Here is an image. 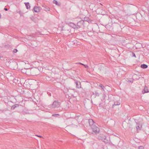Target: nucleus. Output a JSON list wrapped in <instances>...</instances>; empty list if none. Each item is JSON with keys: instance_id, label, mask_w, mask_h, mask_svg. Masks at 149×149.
I'll list each match as a JSON object with an SVG mask.
<instances>
[{"instance_id": "obj_4", "label": "nucleus", "mask_w": 149, "mask_h": 149, "mask_svg": "<svg viewBox=\"0 0 149 149\" xmlns=\"http://www.w3.org/2000/svg\"><path fill=\"white\" fill-rule=\"evenodd\" d=\"M99 138L105 143L108 142V140L106 139V137L103 135H100V136H99Z\"/></svg>"}, {"instance_id": "obj_10", "label": "nucleus", "mask_w": 149, "mask_h": 149, "mask_svg": "<svg viewBox=\"0 0 149 149\" xmlns=\"http://www.w3.org/2000/svg\"><path fill=\"white\" fill-rule=\"evenodd\" d=\"M31 69H30V68H26L25 73L28 75H31Z\"/></svg>"}, {"instance_id": "obj_22", "label": "nucleus", "mask_w": 149, "mask_h": 149, "mask_svg": "<svg viewBox=\"0 0 149 149\" xmlns=\"http://www.w3.org/2000/svg\"><path fill=\"white\" fill-rule=\"evenodd\" d=\"M59 115L58 114H53L52 115V116H54L56 117H58V116H59Z\"/></svg>"}, {"instance_id": "obj_35", "label": "nucleus", "mask_w": 149, "mask_h": 149, "mask_svg": "<svg viewBox=\"0 0 149 149\" xmlns=\"http://www.w3.org/2000/svg\"><path fill=\"white\" fill-rule=\"evenodd\" d=\"M15 63V64H16V63Z\"/></svg>"}, {"instance_id": "obj_19", "label": "nucleus", "mask_w": 149, "mask_h": 149, "mask_svg": "<svg viewBox=\"0 0 149 149\" xmlns=\"http://www.w3.org/2000/svg\"><path fill=\"white\" fill-rule=\"evenodd\" d=\"M120 104V102L118 101L115 102L114 103V105H119Z\"/></svg>"}, {"instance_id": "obj_28", "label": "nucleus", "mask_w": 149, "mask_h": 149, "mask_svg": "<svg viewBox=\"0 0 149 149\" xmlns=\"http://www.w3.org/2000/svg\"><path fill=\"white\" fill-rule=\"evenodd\" d=\"M75 63L76 64H80L81 65H83V66H84V64L82 63Z\"/></svg>"}, {"instance_id": "obj_3", "label": "nucleus", "mask_w": 149, "mask_h": 149, "mask_svg": "<svg viewBox=\"0 0 149 149\" xmlns=\"http://www.w3.org/2000/svg\"><path fill=\"white\" fill-rule=\"evenodd\" d=\"M84 21L83 20H81L77 22L76 25L77 29H79L83 25Z\"/></svg>"}, {"instance_id": "obj_17", "label": "nucleus", "mask_w": 149, "mask_h": 149, "mask_svg": "<svg viewBox=\"0 0 149 149\" xmlns=\"http://www.w3.org/2000/svg\"><path fill=\"white\" fill-rule=\"evenodd\" d=\"M19 106L17 104H15L13 105L12 107H11V109H14L15 108H16V107H18Z\"/></svg>"}, {"instance_id": "obj_2", "label": "nucleus", "mask_w": 149, "mask_h": 149, "mask_svg": "<svg viewBox=\"0 0 149 149\" xmlns=\"http://www.w3.org/2000/svg\"><path fill=\"white\" fill-rule=\"evenodd\" d=\"M60 105V102H58V100L54 101L52 104V106L53 108L58 107H59Z\"/></svg>"}, {"instance_id": "obj_34", "label": "nucleus", "mask_w": 149, "mask_h": 149, "mask_svg": "<svg viewBox=\"0 0 149 149\" xmlns=\"http://www.w3.org/2000/svg\"><path fill=\"white\" fill-rule=\"evenodd\" d=\"M1 55H0V58H1Z\"/></svg>"}, {"instance_id": "obj_32", "label": "nucleus", "mask_w": 149, "mask_h": 149, "mask_svg": "<svg viewBox=\"0 0 149 149\" xmlns=\"http://www.w3.org/2000/svg\"><path fill=\"white\" fill-rule=\"evenodd\" d=\"M1 14H0V18H1Z\"/></svg>"}, {"instance_id": "obj_16", "label": "nucleus", "mask_w": 149, "mask_h": 149, "mask_svg": "<svg viewBox=\"0 0 149 149\" xmlns=\"http://www.w3.org/2000/svg\"><path fill=\"white\" fill-rule=\"evenodd\" d=\"M53 3L56 4V5L59 6L60 5V4L58 3L57 1L54 0L53 1Z\"/></svg>"}, {"instance_id": "obj_20", "label": "nucleus", "mask_w": 149, "mask_h": 149, "mask_svg": "<svg viewBox=\"0 0 149 149\" xmlns=\"http://www.w3.org/2000/svg\"><path fill=\"white\" fill-rule=\"evenodd\" d=\"M93 94H95V95L97 96H99V94L97 91H95V93H94Z\"/></svg>"}, {"instance_id": "obj_29", "label": "nucleus", "mask_w": 149, "mask_h": 149, "mask_svg": "<svg viewBox=\"0 0 149 149\" xmlns=\"http://www.w3.org/2000/svg\"><path fill=\"white\" fill-rule=\"evenodd\" d=\"M84 66L85 67V68H88V66L87 65H85L84 64Z\"/></svg>"}, {"instance_id": "obj_8", "label": "nucleus", "mask_w": 149, "mask_h": 149, "mask_svg": "<svg viewBox=\"0 0 149 149\" xmlns=\"http://www.w3.org/2000/svg\"><path fill=\"white\" fill-rule=\"evenodd\" d=\"M149 92V91L147 87L145 86V87L142 91V93L143 94H144L146 93H148Z\"/></svg>"}, {"instance_id": "obj_11", "label": "nucleus", "mask_w": 149, "mask_h": 149, "mask_svg": "<svg viewBox=\"0 0 149 149\" xmlns=\"http://www.w3.org/2000/svg\"><path fill=\"white\" fill-rule=\"evenodd\" d=\"M70 25L72 28L74 29H77L76 25L72 23H70Z\"/></svg>"}, {"instance_id": "obj_26", "label": "nucleus", "mask_w": 149, "mask_h": 149, "mask_svg": "<svg viewBox=\"0 0 149 149\" xmlns=\"http://www.w3.org/2000/svg\"><path fill=\"white\" fill-rule=\"evenodd\" d=\"M17 50L16 49H15L13 51V52L14 53H16L17 52Z\"/></svg>"}, {"instance_id": "obj_13", "label": "nucleus", "mask_w": 149, "mask_h": 149, "mask_svg": "<svg viewBox=\"0 0 149 149\" xmlns=\"http://www.w3.org/2000/svg\"><path fill=\"white\" fill-rule=\"evenodd\" d=\"M25 4L27 9H28L30 8V6L29 5V3L28 2L25 3Z\"/></svg>"}, {"instance_id": "obj_33", "label": "nucleus", "mask_w": 149, "mask_h": 149, "mask_svg": "<svg viewBox=\"0 0 149 149\" xmlns=\"http://www.w3.org/2000/svg\"><path fill=\"white\" fill-rule=\"evenodd\" d=\"M133 80H132V81H130V82H133Z\"/></svg>"}, {"instance_id": "obj_14", "label": "nucleus", "mask_w": 149, "mask_h": 149, "mask_svg": "<svg viewBox=\"0 0 149 149\" xmlns=\"http://www.w3.org/2000/svg\"><path fill=\"white\" fill-rule=\"evenodd\" d=\"M31 19L32 21H33L35 23H36V22H37V19L33 17L32 16L31 17Z\"/></svg>"}, {"instance_id": "obj_25", "label": "nucleus", "mask_w": 149, "mask_h": 149, "mask_svg": "<svg viewBox=\"0 0 149 149\" xmlns=\"http://www.w3.org/2000/svg\"><path fill=\"white\" fill-rule=\"evenodd\" d=\"M89 18L87 17H86L84 18V20L87 21L89 20Z\"/></svg>"}, {"instance_id": "obj_23", "label": "nucleus", "mask_w": 149, "mask_h": 149, "mask_svg": "<svg viewBox=\"0 0 149 149\" xmlns=\"http://www.w3.org/2000/svg\"><path fill=\"white\" fill-rule=\"evenodd\" d=\"M139 149H144V148L143 146H141L139 147Z\"/></svg>"}, {"instance_id": "obj_7", "label": "nucleus", "mask_w": 149, "mask_h": 149, "mask_svg": "<svg viewBox=\"0 0 149 149\" xmlns=\"http://www.w3.org/2000/svg\"><path fill=\"white\" fill-rule=\"evenodd\" d=\"M41 8L40 7L35 6L33 8V10L36 13H38L40 11Z\"/></svg>"}, {"instance_id": "obj_30", "label": "nucleus", "mask_w": 149, "mask_h": 149, "mask_svg": "<svg viewBox=\"0 0 149 149\" xmlns=\"http://www.w3.org/2000/svg\"><path fill=\"white\" fill-rule=\"evenodd\" d=\"M4 9L6 11H7L8 10V9L6 8H4Z\"/></svg>"}, {"instance_id": "obj_6", "label": "nucleus", "mask_w": 149, "mask_h": 149, "mask_svg": "<svg viewBox=\"0 0 149 149\" xmlns=\"http://www.w3.org/2000/svg\"><path fill=\"white\" fill-rule=\"evenodd\" d=\"M98 69L101 72L104 71L105 69V65L103 64L99 65L98 66Z\"/></svg>"}, {"instance_id": "obj_15", "label": "nucleus", "mask_w": 149, "mask_h": 149, "mask_svg": "<svg viewBox=\"0 0 149 149\" xmlns=\"http://www.w3.org/2000/svg\"><path fill=\"white\" fill-rule=\"evenodd\" d=\"M138 125L136 127V128L138 130H140L141 129V128L142 127V125H139L138 124H137Z\"/></svg>"}, {"instance_id": "obj_36", "label": "nucleus", "mask_w": 149, "mask_h": 149, "mask_svg": "<svg viewBox=\"0 0 149 149\" xmlns=\"http://www.w3.org/2000/svg\"><path fill=\"white\" fill-rule=\"evenodd\" d=\"M7 74H9V73H8Z\"/></svg>"}, {"instance_id": "obj_27", "label": "nucleus", "mask_w": 149, "mask_h": 149, "mask_svg": "<svg viewBox=\"0 0 149 149\" xmlns=\"http://www.w3.org/2000/svg\"><path fill=\"white\" fill-rule=\"evenodd\" d=\"M132 54L133 56H134L136 58V55H135V54H134V52H132Z\"/></svg>"}, {"instance_id": "obj_1", "label": "nucleus", "mask_w": 149, "mask_h": 149, "mask_svg": "<svg viewBox=\"0 0 149 149\" xmlns=\"http://www.w3.org/2000/svg\"><path fill=\"white\" fill-rule=\"evenodd\" d=\"M93 132L96 134L99 133L100 132V129L98 127L96 126L95 125L92 126L91 127Z\"/></svg>"}, {"instance_id": "obj_31", "label": "nucleus", "mask_w": 149, "mask_h": 149, "mask_svg": "<svg viewBox=\"0 0 149 149\" xmlns=\"http://www.w3.org/2000/svg\"><path fill=\"white\" fill-rule=\"evenodd\" d=\"M36 136H37L39 137H42V136H40V135H37Z\"/></svg>"}, {"instance_id": "obj_5", "label": "nucleus", "mask_w": 149, "mask_h": 149, "mask_svg": "<svg viewBox=\"0 0 149 149\" xmlns=\"http://www.w3.org/2000/svg\"><path fill=\"white\" fill-rule=\"evenodd\" d=\"M75 83L76 84V87L78 88H81V85L80 82L79 81H77L75 79H74Z\"/></svg>"}, {"instance_id": "obj_21", "label": "nucleus", "mask_w": 149, "mask_h": 149, "mask_svg": "<svg viewBox=\"0 0 149 149\" xmlns=\"http://www.w3.org/2000/svg\"><path fill=\"white\" fill-rule=\"evenodd\" d=\"M99 86L102 89L104 90V89L105 88V87L104 86H103L102 84H100L99 85Z\"/></svg>"}, {"instance_id": "obj_9", "label": "nucleus", "mask_w": 149, "mask_h": 149, "mask_svg": "<svg viewBox=\"0 0 149 149\" xmlns=\"http://www.w3.org/2000/svg\"><path fill=\"white\" fill-rule=\"evenodd\" d=\"M88 122L90 125L91 127L92 126L95 125L94 124V122L92 119H89L88 120Z\"/></svg>"}, {"instance_id": "obj_12", "label": "nucleus", "mask_w": 149, "mask_h": 149, "mask_svg": "<svg viewBox=\"0 0 149 149\" xmlns=\"http://www.w3.org/2000/svg\"><path fill=\"white\" fill-rule=\"evenodd\" d=\"M148 65L145 64H141V68L146 69L148 68Z\"/></svg>"}, {"instance_id": "obj_18", "label": "nucleus", "mask_w": 149, "mask_h": 149, "mask_svg": "<svg viewBox=\"0 0 149 149\" xmlns=\"http://www.w3.org/2000/svg\"><path fill=\"white\" fill-rule=\"evenodd\" d=\"M45 7V9H44V10L46 11H49V10H50V8L46 6V7Z\"/></svg>"}, {"instance_id": "obj_24", "label": "nucleus", "mask_w": 149, "mask_h": 149, "mask_svg": "<svg viewBox=\"0 0 149 149\" xmlns=\"http://www.w3.org/2000/svg\"><path fill=\"white\" fill-rule=\"evenodd\" d=\"M26 71V69L24 68V69H22V72L24 73H25V72Z\"/></svg>"}]
</instances>
